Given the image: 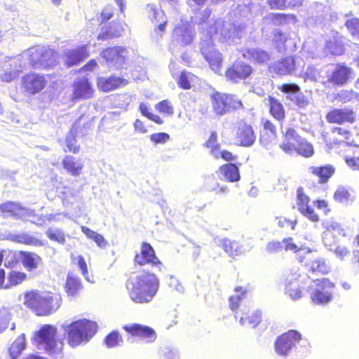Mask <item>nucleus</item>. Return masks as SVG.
<instances>
[{
  "label": "nucleus",
  "mask_w": 359,
  "mask_h": 359,
  "mask_svg": "<svg viewBox=\"0 0 359 359\" xmlns=\"http://www.w3.org/2000/svg\"><path fill=\"white\" fill-rule=\"evenodd\" d=\"M211 11L205 9L201 19L202 24L201 52L204 58L208 61L211 69L217 74H220L222 69V57L214 48L213 40L222 42L233 41L235 39L241 36V32L244 27L241 25H232L229 21L222 19L210 20L207 23L205 21L210 18Z\"/></svg>",
  "instance_id": "obj_1"
},
{
  "label": "nucleus",
  "mask_w": 359,
  "mask_h": 359,
  "mask_svg": "<svg viewBox=\"0 0 359 359\" xmlns=\"http://www.w3.org/2000/svg\"><path fill=\"white\" fill-rule=\"evenodd\" d=\"M126 287L133 302L137 304L149 303L158 290L159 281L154 273L143 271L131 276Z\"/></svg>",
  "instance_id": "obj_2"
},
{
  "label": "nucleus",
  "mask_w": 359,
  "mask_h": 359,
  "mask_svg": "<svg viewBox=\"0 0 359 359\" xmlns=\"http://www.w3.org/2000/svg\"><path fill=\"white\" fill-rule=\"evenodd\" d=\"M62 327L67 334V341L72 347H76L88 342L97 331L96 323L86 319H81L71 323H65Z\"/></svg>",
  "instance_id": "obj_3"
},
{
  "label": "nucleus",
  "mask_w": 359,
  "mask_h": 359,
  "mask_svg": "<svg viewBox=\"0 0 359 359\" xmlns=\"http://www.w3.org/2000/svg\"><path fill=\"white\" fill-rule=\"evenodd\" d=\"M24 304L38 316L49 315L60 306L57 296L48 292L31 291L25 294Z\"/></svg>",
  "instance_id": "obj_4"
},
{
  "label": "nucleus",
  "mask_w": 359,
  "mask_h": 359,
  "mask_svg": "<svg viewBox=\"0 0 359 359\" xmlns=\"http://www.w3.org/2000/svg\"><path fill=\"white\" fill-rule=\"evenodd\" d=\"M56 328L50 325H44L37 332L36 341L38 348L44 350L56 358L62 357L63 341L56 339Z\"/></svg>",
  "instance_id": "obj_5"
},
{
  "label": "nucleus",
  "mask_w": 359,
  "mask_h": 359,
  "mask_svg": "<svg viewBox=\"0 0 359 359\" xmlns=\"http://www.w3.org/2000/svg\"><path fill=\"white\" fill-rule=\"evenodd\" d=\"M213 111L217 115L222 116L231 109H238L243 107L241 101L237 96L216 92L210 95Z\"/></svg>",
  "instance_id": "obj_6"
},
{
  "label": "nucleus",
  "mask_w": 359,
  "mask_h": 359,
  "mask_svg": "<svg viewBox=\"0 0 359 359\" xmlns=\"http://www.w3.org/2000/svg\"><path fill=\"white\" fill-rule=\"evenodd\" d=\"M53 56V50L38 46L24 52L21 57L27 58L34 68H48L54 65Z\"/></svg>",
  "instance_id": "obj_7"
},
{
  "label": "nucleus",
  "mask_w": 359,
  "mask_h": 359,
  "mask_svg": "<svg viewBox=\"0 0 359 359\" xmlns=\"http://www.w3.org/2000/svg\"><path fill=\"white\" fill-rule=\"evenodd\" d=\"M304 62L301 57L288 56L274 62L269 66V71L280 76L291 75L302 70Z\"/></svg>",
  "instance_id": "obj_8"
},
{
  "label": "nucleus",
  "mask_w": 359,
  "mask_h": 359,
  "mask_svg": "<svg viewBox=\"0 0 359 359\" xmlns=\"http://www.w3.org/2000/svg\"><path fill=\"white\" fill-rule=\"evenodd\" d=\"M316 288L311 293V298L316 304H327L332 299V291L334 284L330 280L323 278L313 281Z\"/></svg>",
  "instance_id": "obj_9"
},
{
  "label": "nucleus",
  "mask_w": 359,
  "mask_h": 359,
  "mask_svg": "<svg viewBox=\"0 0 359 359\" xmlns=\"http://www.w3.org/2000/svg\"><path fill=\"white\" fill-rule=\"evenodd\" d=\"M301 339V334L295 330H290L281 334L275 343L276 353L282 356L287 355Z\"/></svg>",
  "instance_id": "obj_10"
},
{
  "label": "nucleus",
  "mask_w": 359,
  "mask_h": 359,
  "mask_svg": "<svg viewBox=\"0 0 359 359\" xmlns=\"http://www.w3.org/2000/svg\"><path fill=\"white\" fill-rule=\"evenodd\" d=\"M48 76L35 73L25 75L22 79V87L25 92L34 95L41 91L48 83Z\"/></svg>",
  "instance_id": "obj_11"
},
{
  "label": "nucleus",
  "mask_w": 359,
  "mask_h": 359,
  "mask_svg": "<svg viewBox=\"0 0 359 359\" xmlns=\"http://www.w3.org/2000/svg\"><path fill=\"white\" fill-rule=\"evenodd\" d=\"M0 210L5 217L25 219L35 215L34 210L23 207L18 203L11 201L1 204Z\"/></svg>",
  "instance_id": "obj_12"
},
{
  "label": "nucleus",
  "mask_w": 359,
  "mask_h": 359,
  "mask_svg": "<svg viewBox=\"0 0 359 359\" xmlns=\"http://www.w3.org/2000/svg\"><path fill=\"white\" fill-rule=\"evenodd\" d=\"M128 50L123 47L109 48L101 53V56L104 58L109 65H114L119 69L126 62Z\"/></svg>",
  "instance_id": "obj_13"
},
{
  "label": "nucleus",
  "mask_w": 359,
  "mask_h": 359,
  "mask_svg": "<svg viewBox=\"0 0 359 359\" xmlns=\"http://www.w3.org/2000/svg\"><path fill=\"white\" fill-rule=\"evenodd\" d=\"M135 262L140 265L149 264L152 266L158 267L161 269V262L155 255L153 248L147 243H143L140 254H137Z\"/></svg>",
  "instance_id": "obj_14"
},
{
  "label": "nucleus",
  "mask_w": 359,
  "mask_h": 359,
  "mask_svg": "<svg viewBox=\"0 0 359 359\" xmlns=\"http://www.w3.org/2000/svg\"><path fill=\"white\" fill-rule=\"evenodd\" d=\"M194 33L191 25L182 22L177 25L172 34L173 40L181 46H187L191 43L194 40Z\"/></svg>",
  "instance_id": "obj_15"
},
{
  "label": "nucleus",
  "mask_w": 359,
  "mask_h": 359,
  "mask_svg": "<svg viewBox=\"0 0 359 359\" xmlns=\"http://www.w3.org/2000/svg\"><path fill=\"white\" fill-rule=\"evenodd\" d=\"M236 140L241 146H252L256 140V135L253 128L245 123H239L236 130Z\"/></svg>",
  "instance_id": "obj_16"
},
{
  "label": "nucleus",
  "mask_w": 359,
  "mask_h": 359,
  "mask_svg": "<svg viewBox=\"0 0 359 359\" xmlns=\"http://www.w3.org/2000/svg\"><path fill=\"white\" fill-rule=\"evenodd\" d=\"M279 90L286 93L287 99L293 101L299 108L306 107L309 103L307 98L300 92V88L297 84L285 83L279 88Z\"/></svg>",
  "instance_id": "obj_17"
},
{
  "label": "nucleus",
  "mask_w": 359,
  "mask_h": 359,
  "mask_svg": "<svg viewBox=\"0 0 359 359\" xmlns=\"http://www.w3.org/2000/svg\"><path fill=\"white\" fill-rule=\"evenodd\" d=\"M252 72L250 65L243 62H237L226 72V77L231 81L236 83L248 77Z\"/></svg>",
  "instance_id": "obj_18"
},
{
  "label": "nucleus",
  "mask_w": 359,
  "mask_h": 359,
  "mask_svg": "<svg viewBox=\"0 0 359 359\" xmlns=\"http://www.w3.org/2000/svg\"><path fill=\"white\" fill-rule=\"evenodd\" d=\"M326 118L328 122L333 123H353L355 114L349 109H335L327 114Z\"/></svg>",
  "instance_id": "obj_19"
},
{
  "label": "nucleus",
  "mask_w": 359,
  "mask_h": 359,
  "mask_svg": "<svg viewBox=\"0 0 359 359\" xmlns=\"http://www.w3.org/2000/svg\"><path fill=\"white\" fill-rule=\"evenodd\" d=\"M124 330L131 334L142 337L148 342L155 341L156 339V332L148 326L140 324H132L123 327Z\"/></svg>",
  "instance_id": "obj_20"
},
{
  "label": "nucleus",
  "mask_w": 359,
  "mask_h": 359,
  "mask_svg": "<svg viewBox=\"0 0 359 359\" xmlns=\"http://www.w3.org/2000/svg\"><path fill=\"white\" fill-rule=\"evenodd\" d=\"M309 198L303 193L302 188L297 190V208L299 211L312 222H318L319 217L309 205Z\"/></svg>",
  "instance_id": "obj_21"
},
{
  "label": "nucleus",
  "mask_w": 359,
  "mask_h": 359,
  "mask_svg": "<svg viewBox=\"0 0 359 359\" xmlns=\"http://www.w3.org/2000/svg\"><path fill=\"white\" fill-rule=\"evenodd\" d=\"M128 83L127 79L115 76L109 78L100 77L97 79V87L104 92H109L118 88L123 87Z\"/></svg>",
  "instance_id": "obj_22"
},
{
  "label": "nucleus",
  "mask_w": 359,
  "mask_h": 359,
  "mask_svg": "<svg viewBox=\"0 0 359 359\" xmlns=\"http://www.w3.org/2000/svg\"><path fill=\"white\" fill-rule=\"evenodd\" d=\"M4 239L17 243L25 244L33 246H42L44 245L43 243L39 238L25 232L18 233H5L4 234Z\"/></svg>",
  "instance_id": "obj_23"
},
{
  "label": "nucleus",
  "mask_w": 359,
  "mask_h": 359,
  "mask_svg": "<svg viewBox=\"0 0 359 359\" xmlns=\"http://www.w3.org/2000/svg\"><path fill=\"white\" fill-rule=\"evenodd\" d=\"M263 22L266 25H285L287 24H295L297 18L291 14L269 13L263 18Z\"/></svg>",
  "instance_id": "obj_24"
},
{
  "label": "nucleus",
  "mask_w": 359,
  "mask_h": 359,
  "mask_svg": "<svg viewBox=\"0 0 359 359\" xmlns=\"http://www.w3.org/2000/svg\"><path fill=\"white\" fill-rule=\"evenodd\" d=\"M302 138L293 128H288L280 147L285 153L292 154L295 151L296 146Z\"/></svg>",
  "instance_id": "obj_25"
},
{
  "label": "nucleus",
  "mask_w": 359,
  "mask_h": 359,
  "mask_svg": "<svg viewBox=\"0 0 359 359\" xmlns=\"http://www.w3.org/2000/svg\"><path fill=\"white\" fill-rule=\"evenodd\" d=\"M93 89L86 78H81L74 82V97L88 99L93 96Z\"/></svg>",
  "instance_id": "obj_26"
},
{
  "label": "nucleus",
  "mask_w": 359,
  "mask_h": 359,
  "mask_svg": "<svg viewBox=\"0 0 359 359\" xmlns=\"http://www.w3.org/2000/svg\"><path fill=\"white\" fill-rule=\"evenodd\" d=\"M351 72V69L342 65H337L328 81L336 85L341 86L348 81Z\"/></svg>",
  "instance_id": "obj_27"
},
{
  "label": "nucleus",
  "mask_w": 359,
  "mask_h": 359,
  "mask_svg": "<svg viewBox=\"0 0 359 359\" xmlns=\"http://www.w3.org/2000/svg\"><path fill=\"white\" fill-rule=\"evenodd\" d=\"M65 54L66 63L68 66H72L88 57L89 50L87 45H86L76 49L68 50L65 51Z\"/></svg>",
  "instance_id": "obj_28"
},
{
  "label": "nucleus",
  "mask_w": 359,
  "mask_h": 359,
  "mask_svg": "<svg viewBox=\"0 0 359 359\" xmlns=\"http://www.w3.org/2000/svg\"><path fill=\"white\" fill-rule=\"evenodd\" d=\"M63 168L72 176H78L83 168V163L80 159L68 155L62 161Z\"/></svg>",
  "instance_id": "obj_29"
},
{
  "label": "nucleus",
  "mask_w": 359,
  "mask_h": 359,
  "mask_svg": "<svg viewBox=\"0 0 359 359\" xmlns=\"http://www.w3.org/2000/svg\"><path fill=\"white\" fill-rule=\"evenodd\" d=\"M298 277L297 274L291 273L285 279V292L292 299H297L301 297Z\"/></svg>",
  "instance_id": "obj_30"
},
{
  "label": "nucleus",
  "mask_w": 359,
  "mask_h": 359,
  "mask_svg": "<svg viewBox=\"0 0 359 359\" xmlns=\"http://www.w3.org/2000/svg\"><path fill=\"white\" fill-rule=\"evenodd\" d=\"M20 255L22 264L29 271L36 269L41 262V258L36 253L21 251Z\"/></svg>",
  "instance_id": "obj_31"
},
{
  "label": "nucleus",
  "mask_w": 359,
  "mask_h": 359,
  "mask_svg": "<svg viewBox=\"0 0 359 359\" xmlns=\"http://www.w3.org/2000/svg\"><path fill=\"white\" fill-rule=\"evenodd\" d=\"M243 55L247 60L263 63L270 59V55L265 50L258 48H249L243 51Z\"/></svg>",
  "instance_id": "obj_32"
},
{
  "label": "nucleus",
  "mask_w": 359,
  "mask_h": 359,
  "mask_svg": "<svg viewBox=\"0 0 359 359\" xmlns=\"http://www.w3.org/2000/svg\"><path fill=\"white\" fill-rule=\"evenodd\" d=\"M219 174L229 182H236L240 180L238 168L233 163H228L221 166Z\"/></svg>",
  "instance_id": "obj_33"
},
{
  "label": "nucleus",
  "mask_w": 359,
  "mask_h": 359,
  "mask_svg": "<svg viewBox=\"0 0 359 359\" xmlns=\"http://www.w3.org/2000/svg\"><path fill=\"white\" fill-rule=\"evenodd\" d=\"M309 170L311 173L320 178V182L324 183L332 176L335 169L331 165H327L320 167L313 166L309 168Z\"/></svg>",
  "instance_id": "obj_34"
},
{
  "label": "nucleus",
  "mask_w": 359,
  "mask_h": 359,
  "mask_svg": "<svg viewBox=\"0 0 359 359\" xmlns=\"http://www.w3.org/2000/svg\"><path fill=\"white\" fill-rule=\"evenodd\" d=\"M270 113L274 118L282 121L285 118V109L283 104L276 98L269 96Z\"/></svg>",
  "instance_id": "obj_35"
},
{
  "label": "nucleus",
  "mask_w": 359,
  "mask_h": 359,
  "mask_svg": "<svg viewBox=\"0 0 359 359\" xmlns=\"http://www.w3.org/2000/svg\"><path fill=\"white\" fill-rule=\"evenodd\" d=\"M25 336L24 334H22L16 338L9 348L11 358L17 359L21 352L25 348Z\"/></svg>",
  "instance_id": "obj_36"
},
{
  "label": "nucleus",
  "mask_w": 359,
  "mask_h": 359,
  "mask_svg": "<svg viewBox=\"0 0 359 359\" xmlns=\"http://www.w3.org/2000/svg\"><path fill=\"white\" fill-rule=\"evenodd\" d=\"M79 278L72 274H69L67 278L65 288L67 294L75 296L81 289Z\"/></svg>",
  "instance_id": "obj_37"
},
{
  "label": "nucleus",
  "mask_w": 359,
  "mask_h": 359,
  "mask_svg": "<svg viewBox=\"0 0 359 359\" xmlns=\"http://www.w3.org/2000/svg\"><path fill=\"white\" fill-rule=\"evenodd\" d=\"M122 29L116 23H113L109 27L102 28V32L99 34V40H106L111 38L118 37L121 35Z\"/></svg>",
  "instance_id": "obj_38"
},
{
  "label": "nucleus",
  "mask_w": 359,
  "mask_h": 359,
  "mask_svg": "<svg viewBox=\"0 0 359 359\" xmlns=\"http://www.w3.org/2000/svg\"><path fill=\"white\" fill-rule=\"evenodd\" d=\"M323 228L325 229V231L323 233V241L325 245H328V242L327 241V237L330 233H337L341 234L342 229L339 223L333 221L332 219H327L323 222Z\"/></svg>",
  "instance_id": "obj_39"
},
{
  "label": "nucleus",
  "mask_w": 359,
  "mask_h": 359,
  "mask_svg": "<svg viewBox=\"0 0 359 359\" xmlns=\"http://www.w3.org/2000/svg\"><path fill=\"white\" fill-rule=\"evenodd\" d=\"M81 231L88 238L94 241L100 248H105L108 245V242L101 234L91 230L88 227L81 226Z\"/></svg>",
  "instance_id": "obj_40"
},
{
  "label": "nucleus",
  "mask_w": 359,
  "mask_h": 359,
  "mask_svg": "<svg viewBox=\"0 0 359 359\" xmlns=\"http://www.w3.org/2000/svg\"><path fill=\"white\" fill-rule=\"evenodd\" d=\"M222 245L224 251L231 257L238 256L242 253L238 243L229 239L222 241Z\"/></svg>",
  "instance_id": "obj_41"
},
{
  "label": "nucleus",
  "mask_w": 359,
  "mask_h": 359,
  "mask_svg": "<svg viewBox=\"0 0 359 359\" xmlns=\"http://www.w3.org/2000/svg\"><path fill=\"white\" fill-rule=\"evenodd\" d=\"M283 249L285 251H292L294 252L300 253L301 252H311V250L304 248L302 244L295 243L292 238H285L282 241Z\"/></svg>",
  "instance_id": "obj_42"
},
{
  "label": "nucleus",
  "mask_w": 359,
  "mask_h": 359,
  "mask_svg": "<svg viewBox=\"0 0 359 359\" xmlns=\"http://www.w3.org/2000/svg\"><path fill=\"white\" fill-rule=\"evenodd\" d=\"M26 278L27 275L25 273L12 271L8 273V282L4 287L9 288L13 286H16L22 283Z\"/></svg>",
  "instance_id": "obj_43"
},
{
  "label": "nucleus",
  "mask_w": 359,
  "mask_h": 359,
  "mask_svg": "<svg viewBox=\"0 0 359 359\" xmlns=\"http://www.w3.org/2000/svg\"><path fill=\"white\" fill-rule=\"evenodd\" d=\"M197 77L190 72H182L178 80L179 86L183 89H190Z\"/></svg>",
  "instance_id": "obj_44"
},
{
  "label": "nucleus",
  "mask_w": 359,
  "mask_h": 359,
  "mask_svg": "<svg viewBox=\"0 0 359 359\" xmlns=\"http://www.w3.org/2000/svg\"><path fill=\"white\" fill-rule=\"evenodd\" d=\"M295 151L302 156L310 157L313 154V148L311 144L305 139L302 138L300 142L296 146Z\"/></svg>",
  "instance_id": "obj_45"
},
{
  "label": "nucleus",
  "mask_w": 359,
  "mask_h": 359,
  "mask_svg": "<svg viewBox=\"0 0 359 359\" xmlns=\"http://www.w3.org/2000/svg\"><path fill=\"white\" fill-rule=\"evenodd\" d=\"M261 321V313L260 311H255L252 314L251 316L248 318L241 317L240 319V324L243 327H255Z\"/></svg>",
  "instance_id": "obj_46"
},
{
  "label": "nucleus",
  "mask_w": 359,
  "mask_h": 359,
  "mask_svg": "<svg viewBox=\"0 0 359 359\" xmlns=\"http://www.w3.org/2000/svg\"><path fill=\"white\" fill-rule=\"evenodd\" d=\"M325 48L328 53L334 55H340L344 53L342 44L336 39L327 41Z\"/></svg>",
  "instance_id": "obj_47"
},
{
  "label": "nucleus",
  "mask_w": 359,
  "mask_h": 359,
  "mask_svg": "<svg viewBox=\"0 0 359 359\" xmlns=\"http://www.w3.org/2000/svg\"><path fill=\"white\" fill-rule=\"evenodd\" d=\"M48 238L53 241L64 244L65 243V234L60 229H48L46 232Z\"/></svg>",
  "instance_id": "obj_48"
},
{
  "label": "nucleus",
  "mask_w": 359,
  "mask_h": 359,
  "mask_svg": "<svg viewBox=\"0 0 359 359\" xmlns=\"http://www.w3.org/2000/svg\"><path fill=\"white\" fill-rule=\"evenodd\" d=\"M25 67V64H19L18 66L15 64V67L9 72H6L4 74L1 75L2 81L10 82L15 79L22 71V68Z\"/></svg>",
  "instance_id": "obj_49"
},
{
  "label": "nucleus",
  "mask_w": 359,
  "mask_h": 359,
  "mask_svg": "<svg viewBox=\"0 0 359 359\" xmlns=\"http://www.w3.org/2000/svg\"><path fill=\"white\" fill-rule=\"evenodd\" d=\"M206 146L208 148L210 149L211 154L214 156L215 158H219V144L217 143V134L215 132H212L206 142Z\"/></svg>",
  "instance_id": "obj_50"
},
{
  "label": "nucleus",
  "mask_w": 359,
  "mask_h": 359,
  "mask_svg": "<svg viewBox=\"0 0 359 359\" xmlns=\"http://www.w3.org/2000/svg\"><path fill=\"white\" fill-rule=\"evenodd\" d=\"M236 294L232 295L229 298V306L231 310H235L238 308L239 302L245 295V292L243 291L242 287H236L235 289Z\"/></svg>",
  "instance_id": "obj_51"
},
{
  "label": "nucleus",
  "mask_w": 359,
  "mask_h": 359,
  "mask_svg": "<svg viewBox=\"0 0 359 359\" xmlns=\"http://www.w3.org/2000/svg\"><path fill=\"white\" fill-rule=\"evenodd\" d=\"M310 270L313 272L327 273L329 271V266L323 259H318L311 263Z\"/></svg>",
  "instance_id": "obj_52"
},
{
  "label": "nucleus",
  "mask_w": 359,
  "mask_h": 359,
  "mask_svg": "<svg viewBox=\"0 0 359 359\" xmlns=\"http://www.w3.org/2000/svg\"><path fill=\"white\" fill-rule=\"evenodd\" d=\"M104 342L107 347L112 348L120 345L123 339L117 332H112L105 337Z\"/></svg>",
  "instance_id": "obj_53"
},
{
  "label": "nucleus",
  "mask_w": 359,
  "mask_h": 359,
  "mask_svg": "<svg viewBox=\"0 0 359 359\" xmlns=\"http://www.w3.org/2000/svg\"><path fill=\"white\" fill-rule=\"evenodd\" d=\"M300 76L304 78L305 81H318L320 79L319 70L313 67H309L305 72H302Z\"/></svg>",
  "instance_id": "obj_54"
},
{
  "label": "nucleus",
  "mask_w": 359,
  "mask_h": 359,
  "mask_svg": "<svg viewBox=\"0 0 359 359\" xmlns=\"http://www.w3.org/2000/svg\"><path fill=\"white\" fill-rule=\"evenodd\" d=\"M287 38L280 30L275 29L273 32V41L279 51L285 50V43Z\"/></svg>",
  "instance_id": "obj_55"
},
{
  "label": "nucleus",
  "mask_w": 359,
  "mask_h": 359,
  "mask_svg": "<svg viewBox=\"0 0 359 359\" xmlns=\"http://www.w3.org/2000/svg\"><path fill=\"white\" fill-rule=\"evenodd\" d=\"M346 27L355 39H359V20L356 18L348 20Z\"/></svg>",
  "instance_id": "obj_56"
},
{
  "label": "nucleus",
  "mask_w": 359,
  "mask_h": 359,
  "mask_svg": "<svg viewBox=\"0 0 359 359\" xmlns=\"http://www.w3.org/2000/svg\"><path fill=\"white\" fill-rule=\"evenodd\" d=\"M351 195L344 187H339L334 193V199L340 203H347L351 199Z\"/></svg>",
  "instance_id": "obj_57"
},
{
  "label": "nucleus",
  "mask_w": 359,
  "mask_h": 359,
  "mask_svg": "<svg viewBox=\"0 0 359 359\" xmlns=\"http://www.w3.org/2000/svg\"><path fill=\"white\" fill-rule=\"evenodd\" d=\"M262 123L264 126V131L268 134L269 139L272 141L276 137V126L268 119H262Z\"/></svg>",
  "instance_id": "obj_58"
},
{
  "label": "nucleus",
  "mask_w": 359,
  "mask_h": 359,
  "mask_svg": "<svg viewBox=\"0 0 359 359\" xmlns=\"http://www.w3.org/2000/svg\"><path fill=\"white\" fill-rule=\"evenodd\" d=\"M156 109L161 113L165 114L167 115H172L174 113V109L171 103L167 100H163L156 105Z\"/></svg>",
  "instance_id": "obj_59"
},
{
  "label": "nucleus",
  "mask_w": 359,
  "mask_h": 359,
  "mask_svg": "<svg viewBox=\"0 0 359 359\" xmlns=\"http://www.w3.org/2000/svg\"><path fill=\"white\" fill-rule=\"evenodd\" d=\"M339 100L343 102H347L353 100H358L359 95L353 90H341L339 93Z\"/></svg>",
  "instance_id": "obj_60"
},
{
  "label": "nucleus",
  "mask_w": 359,
  "mask_h": 359,
  "mask_svg": "<svg viewBox=\"0 0 359 359\" xmlns=\"http://www.w3.org/2000/svg\"><path fill=\"white\" fill-rule=\"evenodd\" d=\"M66 147L68 149L67 151L70 152L75 154L79 151V147L76 146V137L72 131H70L66 137ZM65 151H67L66 149Z\"/></svg>",
  "instance_id": "obj_61"
},
{
  "label": "nucleus",
  "mask_w": 359,
  "mask_h": 359,
  "mask_svg": "<svg viewBox=\"0 0 359 359\" xmlns=\"http://www.w3.org/2000/svg\"><path fill=\"white\" fill-rule=\"evenodd\" d=\"M161 357L163 359H180V355L177 350L165 347L161 350Z\"/></svg>",
  "instance_id": "obj_62"
},
{
  "label": "nucleus",
  "mask_w": 359,
  "mask_h": 359,
  "mask_svg": "<svg viewBox=\"0 0 359 359\" xmlns=\"http://www.w3.org/2000/svg\"><path fill=\"white\" fill-rule=\"evenodd\" d=\"M170 139V135L165 133H157L150 135V140L155 144H165Z\"/></svg>",
  "instance_id": "obj_63"
},
{
  "label": "nucleus",
  "mask_w": 359,
  "mask_h": 359,
  "mask_svg": "<svg viewBox=\"0 0 359 359\" xmlns=\"http://www.w3.org/2000/svg\"><path fill=\"white\" fill-rule=\"evenodd\" d=\"M12 319L11 310L8 308H2L0 310V323H5L6 329Z\"/></svg>",
  "instance_id": "obj_64"
}]
</instances>
